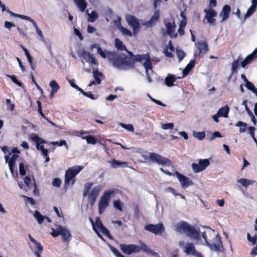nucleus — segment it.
I'll use <instances>...</instances> for the list:
<instances>
[{
	"label": "nucleus",
	"mask_w": 257,
	"mask_h": 257,
	"mask_svg": "<svg viewBox=\"0 0 257 257\" xmlns=\"http://www.w3.org/2000/svg\"><path fill=\"white\" fill-rule=\"evenodd\" d=\"M164 23L167 29V33L172 38H176L178 34L174 33L176 27L174 20L171 22L168 20H165Z\"/></svg>",
	"instance_id": "12"
},
{
	"label": "nucleus",
	"mask_w": 257,
	"mask_h": 257,
	"mask_svg": "<svg viewBox=\"0 0 257 257\" xmlns=\"http://www.w3.org/2000/svg\"><path fill=\"white\" fill-rule=\"evenodd\" d=\"M222 136L220 132L218 131H215L212 134L211 136H210L209 138L210 141H212L214 140L215 138H222Z\"/></svg>",
	"instance_id": "58"
},
{
	"label": "nucleus",
	"mask_w": 257,
	"mask_h": 257,
	"mask_svg": "<svg viewBox=\"0 0 257 257\" xmlns=\"http://www.w3.org/2000/svg\"><path fill=\"white\" fill-rule=\"evenodd\" d=\"M184 251L187 254L193 255L197 257H203L201 253L196 250L193 243H187Z\"/></svg>",
	"instance_id": "16"
},
{
	"label": "nucleus",
	"mask_w": 257,
	"mask_h": 257,
	"mask_svg": "<svg viewBox=\"0 0 257 257\" xmlns=\"http://www.w3.org/2000/svg\"><path fill=\"white\" fill-rule=\"evenodd\" d=\"M193 135L195 138L198 139L199 140H202L205 137V133L204 131L194 132Z\"/></svg>",
	"instance_id": "50"
},
{
	"label": "nucleus",
	"mask_w": 257,
	"mask_h": 257,
	"mask_svg": "<svg viewBox=\"0 0 257 257\" xmlns=\"http://www.w3.org/2000/svg\"><path fill=\"white\" fill-rule=\"evenodd\" d=\"M253 60V58L251 57V56L250 55H248L242 62L241 64V67L243 68L245 67L247 64L250 63Z\"/></svg>",
	"instance_id": "44"
},
{
	"label": "nucleus",
	"mask_w": 257,
	"mask_h": 257,
	"mask_svg": "<svg viewBox=\"0 0 257 257\" xmlns=\"http://www.w3.org/2000/svg\"><path fill=\"white\" fill-rule=\"evenodd\" d=\"M21 48H22V49L24 51L25 54L26 56L27 57L28 60L29 62L30 63V64L31 65L32 69L34 70V66L32 64V63H33V57L31 55V54L29 53V51L24 46H23V45H21Z\"/></svg>",
	"instance_id": "29"
},
{
	"label": "nucleus",
	"mask_w": 257,
	"mask_h": 257,
	"mask_svg": "<svg viewBox=\"0 0 257 257\" xmlns=\"http://www.w3.org/2000/svg\"><path fill=\"white\" fill-rule=\"evenodd\" d=\"M83 167L81 166H75L68 169L65 174L64 185L66 187L70 184H75L76 176L82 170Z\"/></svg>",
	"instance_id": "5"
},
{
	"label": "nucleus",
	"mask_w": 257,
	"mask_h": 257,
	"mask_svg": "<svg viewBox=\"0 0 257 257\" xmlns=\"http://www.w3.org/2000/svg\"><path fill=\"white\" fill-rule=\"evenodd\" d=\"M245 86L248 90H251L254 93H256L257 89L255 88L253 84L250 82V81H248L246 83H245Z\"/></svg>",
	"instance_id": "47"
},
{
	"label": "nucleus",
	"mask_w": 257,
	"mask_h": 257,
	"mask_svg": "<svg viewBox=\"0 0 257 257\" xmlns=\"http://www.w3.org/2000/svg\"><path fill=\"white\" fill-rule=\"evenodd\" d=\"M235 126H239V133H242L245 132L247 129H248V127L247 124L245 122L238 121L235 124Z\"/></svg>",
	"instance_id": "32"
},
{
	"label": "nucleus",
	"mask_w": 257,
	"mask_h": 257,
	"mask_svg": "<svg viewBox=\"0 0 257 257\" xmlns=\"http://www.w3.org/2000/svg\"><path fill=\"white\" fill-rule=\"evenodd\" d=\"M197 48L199 50L198 56L200 57L208 51L207 43L205 41H200L197 43Z\"/></svg>",
	"instance_id": "19"
},
{
	"label": "nucleus",
	"mask_w": 257,
	"mask_h": 257,
	"mask_svg": "<svg viewBox=\"0 0 257 257\" xmlns=\"http://www.w3.org/2000/svg\"><path fill=\"white\" fill-rule=\"evenodd\" d=\"M74 2L81 12H83L85 11L87 6L85 0H74Z\"/></svg>",
	"instance_id": "27"
},
{
	"label": "nucleus",
	"mask_w": 257,
	"mask_h": 257,
	"mask_svg": "<svg viewBox=\"0 0 257 257\" xmlns=\"http://www.w3.org/2000/svg\"><path fill=\"white\" fill-rule=\"evenodd\" d=\"M6 103L7 106V109L13 111L15 108L14 104L11 103V101L10 99H6Z\"/></svg>",
	"instance_id": "57"
},
{
	"label": "nucleus",
	"mask_w": 257,
	"mask_h": 257,
	"mask_svg": "<svg viewBox=\"0 0 257 257\" xmlns=\"http://www.w3.org/2000/svg\"><path fill=\"white\" fill-rule=\"evenodd\" d=\"M7 76L8 77L11 78V79L12 80L13 82H14L16 84L18 85L19 86L22 87L23 86V83L18 80L16 76L15 75H11L8 74L7 75Z\"/></svg>",
	"instance_id": "46"
},
{
	"label": "nucleus",
	"mask_w": 257,
	"mask_h": 257,
	"mask_svg": "<svg viewBox=\"0 0 257 257\" xmlns=\"http://www.w3.org/2000/svg\"><path fill=\"white\" fill-rule=\"evenodd\" d=\"M63 228L64 227L61 225H59L58 228H57L56 229L52 228V231L51 232V235L54 237H56L61 235V232L62 231H63Z\"/></svg>",
	"instance_id": "30"
},
{
	"label": "nucleus",
	"mask_w": 257,
	"mask_h": 257,
	"mask_svg": "<svg viewBox=\"0 0 257 257\" xmlns=\"http://www.w3.org/2000/svg\"><path fill=\"white\" fill-rule=\"evenodd\" d=\"M176 174L183 188H186L193 184L192 180H190L187 177L181 174L178 171L176 172Z\"/></svg>",
	"instance_id": "15"
},
{
	"label": "nucleus",
	"mask_w": 257,
	"mask_h": 257,
	"mask_svg": "<svg viewBox=\"0 0 257 257\" xmlns=\"http://www.w3.org/2000/svg\"><path fill=\"white\" fill-rule=\"evenodd\" d=\"M143 66L146 70V72H148L149 70H152L153 65L150 56L149 57H147V59L143 63Z\"/></svg>",
	"instance_id": "28"
},
{
	"label": "nucleus",
	"mask_w": 257,
	"mask_h": 257,
	"mask_svg": "<svg viewBox=\"0 0 257 257\" xmlns=\"http://www.w3.org/2000/svg\"><path fill=\"white\" fill-rule=\"evenodd\" d=\"M120 125L124 128H125L126 130H128L130 132H133L134 131V127L133 125L131 124H124L123 123H121L120 124Z\"/></svg>",
	"instance_id": "55"
},
{
	"label": "nucleus",
	"mask_w": 257,
	"mask_h": 257,
	"mask_svg": "<svg viewBox=\"0 0 257 257\" xmlns=\"http://www.w3.org/2000/svg\"><path fill=\"white\" fill-rule=\"evenodd\" d=\"M31 139L36 143V147L38 150H42L45 149L43 144L46 142L43 139L40 138L37 135L33 134L30 136Z\"/></svg>",
	"instance_id": "14"
},
{
	"label": "nucleus",
	"mask_w": 257,
	"mask_h": 257,
	"mask_svg": "<svg viewBox=\"0 0 257 257\" xmlns=\"http://www.w3.org/2000/svg\"><path fill=\"white\" fill-rule=\"evenodd\" d=\"M237 182L240 183L243 187H247L249 185L252 184L254 181L251 180H247L244 178L239 179L237 180Z\"/></svg>",
	"instance_id": "33"
},
{
	"label": "nucleus",
	"mask_w": 257,
	"mask_h": 257,
	"mask_svg": "<svg viewBox=\"0 0 257 257\" xmlns=\"http://www.w3.org/2000/svg\"><path fill=\"white\" fill-rule=\"evenodd\" d=\"M119 247L122 252L126 254H131L133 253L140 251V246L136 244H126L123 243L120 244Z\"/></svg>",
	"instance_id": "10"
},
{
	"label": "nucleus",
	"mask_w": 257,
	"mask_h": 257,
	"mask_svg": "<svg viewBox=\"0 0 257 257\" xmlns=\"http://www.w3.org/2000/svg\"><path fill=\"white\" fill-rule=\"evenodd\" d=\"M34 244L36 248L35 253H42L43 249L42 245L37 241L36 243H34Z\"/></svg>",
	"instance_id": "51"
},
{
	"label": "nucleus",
	"mask_w": 257,
	"mask_h": 257,
	"mask_svg": "<svg viewBox=\"0 0 257 257\" xmlns=\"http://www.w3.org/2000/svg\"><path fill=\"white\" fill-rule=\"evenodd\" d=\"M83 95L92 100L96 99V97H95L94 94H93L91 91H85V92L83 93Z\"/></svg>",
	"instance_id": "62"
},
{
	"label": "nucleus",
	"mask_w": 257,
	"mask_h": 257,
	"mask_svg": "<svg viewBox=\"0 0 257 257\" xmlns=\"http://www.w3.org/2000/svg\"><path fill=\"white\" fill-rule=\"evenodd\" d=\"M61 236L62 242L68 244L71 238L70 232L64 227L63 231L61 232Z\"/></svg>",
	"instance_id": "20"
},
{
	"label": "nucleus",
	"mask_w": 257,
	"mask_h": 257,
	"mask_svg": "<svg viewBox=\"0 0 257 257\" xmlns=\"http://www.w3.org/2000/svg\"><path fill=\"white\" fill-rule=\"evenodd\" d=\"M126 20L128 25L133 28L134 33H137L140 29V24L136 17L134 16L128 15L126 16Z\"/></svg>",
	"instance_id": "13"
},
{
	"label": "nucleus",
	"mask_w": 257,
	"mask_h": 257,
	"mask_svg": "<svg viewBox=\"0 0 257 257\" xmlns=\"http://www.w3.org/2000/svg\"><path fill=\"white\" fill-rule=\"evenodd\" d=\"M100 230L103 234L106 236L109 239L111 240H112L113 239V236L111 235L109 230L105 226Z\"/></svg>",
	"instance_id": "48"
},
{
	"label": "nucleus",
	"mask_w": 257,
	"mask_h": 257,
	"mask_svg": "<svg viewBox=\"0 0 257 257\" xmlns=\"http://www.w3.org/2000/svg\"><path fill=\"white\" fill-rule=\"evenodd\" d=\"M115 191L113 189H109L104 192L98 202V212L102 214L109 205L110 199L114 195Z\"/></svg>",
	"instance_id": "6"
},
{
	"label": "nucleus",
	"mask_w": 257,
	"mask_h": 257,
	"mask_svg": "<svg viewBox=\"0 0 257 257\" xmlns=\"http://www.w3.org/2000/svg\"><path fill=\"white\" fill-rule=\"evenodd\" d=\"M113 207L115 208L118 209L119 211L122 212V206L123 205L119 199L117 200H114L113 202Z\"/></svg>",
	"instance_id": "41"
},
{
	"label": "nucleus",
	"mask_w": 257,
	"mask_h": 257,
	"mask_svg": "<svg viewBox=\"0 0 257 257\" xmlns=\"http://www.w3.org/2000/svg\"><path fill=\"white\" fill-rule=\"evenodd\" d=\"M115 47L119 51H126L128 53L130 52L126 49L125 46H124L122 42L118 38L115 39Z\"/></svg>",
	"instance_id": "26"
},
{
	"label": "nucleus",
	"mask_w": 257,
	"mask_h": 257,
	"mask_svg": "<svg viewBox=\"0 0 257 257\" xmlns=\"http://www.w3.org/2000/svg\"><path fill=\"white\" fill-rule=\"evenodd\" d=\"M204 12L206 13L205 18L207 19L208 23L210 24L215 25L216 19L214 17L217 15V13L215 11L212 9H205Z\"/></svg>",
	"instance_id": "17"
},
{
	"label": "nucleus",
	"mask_w": 257,
	"mask_h": 257,
	"mask_svg": "<svg viewBox=\"0 0 257 257\" xmlns=\"http://www.w3.org/2000/svg\"><path fill=\"white\" fill-rule=\"evenodd\" d=\"M229 111V107L227 105H226L219 109L217 111V115H220V117L226 118L228 117Z\"/></svg>",
	"instance_id": "24"
},
{
	"label": "nucleus",
	"mask_w": 257,
	"mask_h": 257,
	"mask_svg": "<svg viewBox=\"0 0 257 257\" xmlns=\"http://www.w3.org/2000/svg\"><path fill=\"white\" fill-rule=\"evenodd\" d=\"M50 87L53 91L57 92L60 88V86L55 80H52L50 82Z\"/></svg>",
	"instance_id": "42"
},
{
	"label": "nucleus",
	"mask_w": 257,
	"mask_h": 257,
	"mask_svg": "<svg viewBox=\"0 0 257 257\" xmlns=\"http://www.w3.org/2000/svg\"><path fill=\"white\" fill-rule=\"evenodd\" d=\"M24 197L25 198V200L27 203H30L31 204L33 205L35 204L36 202L33 198L27 197L26 196H24Z\"/></svg>",
	"instance_id": "64"
},
{
	"label": "nucleus",
	"mask_w": 257,
	"mask_h": 257,
	"mask_svg": "<svg viewBox=\"0 0 257 257\" xmlns=\"http://www.w3.org/2000/svg\"><path fill=\"white\" fill-rule=\"evenodd\" d=\"M210 164V162L208 159H200L198 164L193 163L192 164V168L194 172L197 173L203 171Z\"/></svg>",
	"instance_id": "11"
},
{
	"label": "nucleus",
	"mask_w": 257,
	"mask_h": 257,
	"mask_svg": "<svg viewBox=\"0 0 257 257\" xmlns=\"http://www.w3.org/2000/svg\"><path fill=\"white\" fill-rule=\"evenodd\" d=\"M61 184V180L58 178H55L53 180L52 185L54 187H59Z\"/></svg>",
	"instance_id": "59"
},
{
	"label": "nucleus",
	"mask_w": 257,
	"mask_h": 257,
	"mask_svg": "<svg viewBox=\"0 0 257 257\" xmlns=\"http://www.w3.org/2000/svg\"><path fill=\"white\" fill-rule=\"evenodd\" d=\"M239 64V58L233 61V62L232 63L231 75H233L234 73H235L237 72V68L238 67Z\"/></svg>",
	"instance_id": "39"
},
{
	"label": "nucleus",
	"mask_w": 257,
	"mask_h": 257,
	"mask_svg": "<svg viewBox=\"0 0 257 257\" xmlns=\"http://www.w3.org/2000/svg\"><path fill=\"white\" fill-rule=\"evenodd\" d=\"M140 251L142 250L143 252H145L148 254L150 255L155 256L157 254V253L151 249L147 244H146L142 241H140Z\"/></svg>",
	"instance_id": "21"
},
{
	"label": "nucleus",
	"mask_w": 257,
	"mask_h": 257,
	"mask_svg": "<svg viewBox=\"0 0 257 257\" xmlns=\"http://www.w3.org/2000/svg\"><path fill=\"white\" fill-rule=\"evenodd\" d=\"M144 229L155 234H162L165 231V227L162 222L157 224H149L146 225Z\"/></svg>",
	"instance_id": "9"
},
{
	"label": "nucleus",
	"mask_w": 257,
	"mask_h": 257,
	"mask_svg": "<svg viewBox=\"0 0 257 257\" xmlns=\"http://www.w3.org/2000/svg\"><path fill=\"white\" fill-rule=\"evenodd\" d=\"M128 54L131 57H128L123 54H117L114 66L118 68L121 67L133 68L135 66L136 62L143 63L147 57H149V54L135 55L131 52H128Z\"/></svg>",
	"instance_id": "1"
},
{
	"label": "nucleus",
	"mask_w": 257,
	"mask_h": 257,
	"mask_svg": "<svg viewBox=\"0 0 257 257\" xmlns=\"http://www.w3.org/2000/svg\"><path fill=\"white\" fill-rule=\"evenodd\" d=\"M252 5L247 9L246 13L244 15L242 23H244L246 20L251 16L255 12L257 8V0H251Z\"/></svg>",
	"instance_id": "18"
},
{
	"label": "nucleus",
	"mask_w": 257,
	"mask_h": 257,
	"mask_svg": "<svg viewBox=\"0 0 257 257\" xmlns=\"http://www.w3.org/2000/svg\"><path fill=\"white\" fill-rule=\"evenodd\" d=\"M176 54L179 62H181L186 55L185 53L182 50H177Z\"/></svg>",
	"instance_id": "49"
},
{
	"label": "nucleus",
	"mask_w": 257,
	"mask_h": 257,
	"mask_svg": "<svg viewBox=\"0 0 257 257\" xmlns=\"http://www.w3.org/2000/svg\"><path fill=\"white\" fill-rule=\"evenodd\" d=\"M93 183L92 182L86 183L84 185V190L83 192V197L88 196V202L90 206H92L94 204L96 200L101 189V186L98 185L94 187L91 189Z\"/></svg>",
	"instance_id": "3"
},
{
	"label": "nucleus",
	"mask_w": 257,
	"mask_h": 257,
	"mask_svg": "<svg viewBox=\"0 0 257 257\" xmlns=\"http://www.w3.org/2000/svg\"><path fill=\"white\" fill-rule=\"evenodd\" d=\"M102 73L99 72L98 70H94L93 72V76L96 82L98 84H100L101 82V77L102 76Z\"/></svg>",
	"instance_id": "31"
},
{
	"label": "nucleus",
	"mask_w": 257,
	"mask_h": 257,
	"mask_svg": "<svg viewBox=\"0 0 257 257\" xmlns=\"http://www.w3.org/2000/svg\"><path fill=\"white\" fill-rule=\"evenodd\" d=\"M195 65V60H191L189 63L187 65L186 67L189 70H191L192 68H194Z\"/></svg>",
	"instance_id": "63"
},
{
	"label": "nucleus",
	"mask_w": 257,
	"mask_h": 257,
	"mask_svg": "<svg viewBox=\"0 0 257 257\" xmlns=\"http://www.w3.org/2000/svg\"><path fill=\"white\" fill-rule=\"evenodd\" d=\"M19 157L18 154H14L9 161V163L15 164L17 159Z\"/></svg>",
	"instance_id": "60"
},
{
	"label": "nucleus",
	"mask_w": 257,
	"mask_h": 257,
	"mask_svg": "<svg viewBox=\"0 0 257 257\" xmlns=\"http://www.w3.org/2000/svg\"><path fill=\"white\" fill-rule=\"evenodd\" d=\"M87 55L88 58V59L87 60V61L88 62L91 63V64L98 65V61L97 59L95 58V57L93 55V54L90 53H88Z\"/></svg>",
	"instance_id": "37"
},
{
	"label": "nucleus",
	"mask_w": 257,
	"mask_h": 257,
	"mask_svg": "<svg viewBox=\"0 0 257 257\" xmlns=\"http://www.w3.org/2000/svg\"><path fill=\"white\" fill-rule=\"evenodd\" d=\"M118 29L123 35L129 37H132L133 36V33L131 31L128 30L125 28H124L122 26L120 25L119 27H118Z\"/></svg>",
	"instance_id": "36"
},
{
	"label": "nucleus",
	"mask_w": 257,
	"mask_h": 257,
	"mask_svg": "<svg viewBox=\"0 0 257 257\" xmlns=\"http://www.w3.org/2000/svg\"><path fill=\"white\" fill-rule=\"evenodd\" d=\"M247 239L249 241L251 242L252 245L257 244V234H255L253 236H251L250 234L249 233H247Z\"/></svg>",
	"instance_id": "45"
},
{
	"label": "nucleus",
	"mask_w": 257,
	"mask_h": 257,
	"mask_svg": "<svg viewBox=\"0 0 257 257\" xmlns=\"http://www.w3.org/2000/svg\"><path fill=\"white\" fill-rule=\"evenodd\" d=\"M202 236L205 241L207 245L209 247L211 250L217 252L225 251V249L223 246V243L221 239V237L218 234L215 235L214 238V243H213L211 240L207 238L206 232L202 233Z\"/></svg>",
	"instance_id": "4"
},
{
	"label": "nucleus",
	"mask_w": 257,
	"mask_h": 257,
	"mask_svg": "<svg viewBox=\"0 0 257 257\" xmlns=\"http://www.w3.org/2000/svg\"><path fill=\"white\" fill-rule=\"evenodd\" d=\"M230 11L231 8L229 5H226L223 7V9L220 14V17H222V21H224L229 18Z\"/></svg>",
	"instance_id": "22"
},
{
	"label": "nucleus",
	"mask_w": 257,
	"mask_h": 257,
	"mask_svg": "<svg viewBox=\"0 0 257 257\" xmlns=\"http://www.w3.org/2000/svg\"><path fill=\"white\" fill-rule=\"evenodd\" d=\"M34 216L36 218V219L37 220L39 224H41L43 222L44 219H45V216L42 215L39 211H38V210L35 211Z\"/></svg>",
	"instance_id": "34"
},
{
	"label": "nucleus",
	"mask_w": 257,
	"mask_h": 257,
	"mask_svg": "<svg viewBox=\"0 0 257 257\" xmlns=\"http://www.w3.org/2000/svg\"><path fill=\"white\" fill-rule=\"evenodd\" d=\"M19 172L21 176H23L26 174V170L25 168V165L23 162L19 164Z\"/></svg>",
	"instance_id": "52"
},
{
	"label": "nucleus",
	"mask_w": 257,
	"mask_h": 257,
	"mask_svg": "<svg viewBox=\"0 0 257 257\" xmlns=\"http://www.w3.org/2000/svg\"><path fill=\"white\" fill-rule=\"evenodd\" d=\"M96 224L97 227L99 229V230H101L102 228H103L104 226H103L100 219L99 217H97L96 219Z\"/></svg>",
	"instance_id": "61"
},
{
	"label": "nucleus",
	"mask_w": 257,
	"mask_h": 257,
	"mask_svg": "<svg viewBox=\"0 0 257 257\" xmlns=\"http://www.w3.org/2000/svg\"><path fill=\"white\" fill-rule=\"evenodd\" d=\"M91 48L92 49L97 48V53L103 58H107L110 62H111L112 65H114V62L115 61L116 56L117 55V53L115 52H110V51H106L104 52L102 50V49L100 47L99 45L97 44H93Z\"/></svg>",
	"instance_id": "7"
},
{
	"label": "nucleus",
	"mask_w": 257,
	"mask_h": 257,
	"mask_svg": "<svg viewBox=\"0 0 257 257\" xmlns=\"http://www.w3.org/2000/svg\"><path fill=\"white\" fill-rule=\"evenodd\" d=\"M176 231L180 233H185L188 236L197 240L201 239L200 232L194 226L186 221H182L178 222L176 225Z\"/></svg>",
	"instance_id": "2"
},
{
	"label": "nucleus",
	"mask_w": 257,
	"mask_h": 257,
	"mask_svg": "<svg viewBox=\"0 0 257 257\" xmlns=\"http://www.w3.org/2000/svg\"><path fill=\"white\" fill-rule=\"evenodd\" d=\"M17 16V18H20L22 19L28 20V21L31 22L33 24V25L35 26V27H36L37 28H38V26L37 25L36 22L33 19H31L30 17L25 16V15H20V14H19L18 16Z\"/></svg>",
	"instance_id": "40"
},
{
	"label": "nucleus",
	"mask_w": 257,
	"mask_h": 257,
	"mask_svg": "<svg viewBox=\"0 0 257 257\" xmlns=\"http://www.w3.org/2000/svg\"><path fill=\"white\" fill-rule=\"evenodd\" d=\"M37 103L38 104V113L41 115V116L42 117H43L45 119H46V118L45 117V114L43 113V112L42 111L41 101L40 100H37Z\"/></svg>",
	"instance_id": "56"
},
{
	"label": "nucleus",
	"mask_w": 257,
	"mask_h": 257,
	"mask_svg": "<svg viewBox=\"0 0 257 257\" xmlns=\"http://www.w3.org/2000/svg\"><path fill=\"white\" fill-rule=\"evenodd\" d=\"M160 18V12L159 11H156L154 15L151 17L150 22L151 23H155L156 22L158 21Z\"/></svg>",
	"instance_id": "43"
},
{
	"label": "nucleus",
	"mask_w": 257,
	"mask_h": 257,
	"mask_svg": "<svg viewBox=\"0 0 257 257\" xmlns=\"http://www.w3.org/2000/svg\"><path fill=\"white\" fill-rule=\"evenodd\" d=\"M89 18L88 21L91 22H94L98 18L97 13L95 11H92L90 14L88 13Z\"/></svg>",
	"instance_id": "38"
},
{
	"label": "nucleus",
	"mask_w": 257,
	"mask_h": 257,
	"mask_svg": "<svg viewBox=\"0 0 257 257\" xmlns=\"http://www.w3.org/2000/svg\"><path fill=\"white\" fill-rule=\"evenodd\" d=\"M176 79L174 75L169 74L165 79V84L168 87H172L174 85V83L176 81Z\"/></svg>",
	"instance_id": "25"
},
{
	"label": "nucleus",
	"mask_w": 257,
	"mask_h": 257,
	"mask_svg": "<svg viewBox=\"0 0 257 257\" xmlns=\"http://www.w3.org/2000/svg\"><path fill=\"white\" fill-rule=\"evenodd\" d=\"M174 123L172 122L168 123H161V127L163 130H172L174 127Z\"/></svg>",
	"instance_id": "53"
},
{
	"label": "nucleus",
	"mask_w": 257,
	"mask_h": 257,
	"mask_svg": "<svg viewBox=\"0 0 257 257\" xmlns=\"http://www.w3.org/2000/svg\"><path fill=\"white\" fill-rule=\"evenodd\" d=\"M50 144H52L53 146H63L67 145L66 142L65 140H61L60 142H50Z\"/></svg>",
	"instance_id": "54"
},
{
	"label": "nucleus",
	"mask_w": 257,
	"mask_h": 257,
	"mask_svg": "<svg viewBox=\"0 0 257 257\" xmlns=\"http://www.w3.org/2000/svg\"><path fill=\"white\" fill-rule=\"evenodd\" d=\"M83 139H85L87 144L95 145L97 142V139L92 135H88L84 138Z\"/></svg>",
	"instance_id": "35"
},
{
	"label": "nucleus",
	"mask_w": 257,
	"mask_h": 257,
	"mask_svg": "<svg viewBox=\"0 0 257 257\" xmlns=\"http://www.w3.org/2000/svg\"><path fill=\"white\" fill-rule=\"evenodd\" d=\"M149 159L153 162L168 166L172 165V162L170 160L163 157L159 154L155 153H149Z\"/></svg>",
	"instance_id": "8"
},
{
	"label": "nucleus",
	"mask_w": 257,
	"mask_h": 257,
	"mask_svg": "<svg viewBox=\"0 0 257 257\" xmlns=\"http://www.w3.org/2000/svg\"><path fill=\"white\" fill-rule=\"evenodd\" d=\"M111 164L112 167L114 168L118 167L125 168L128 166V163L127 162H121L113 159L112 161L111 162Z\"/></svg>",
	"instance_id": "23"
}]
</instances>
